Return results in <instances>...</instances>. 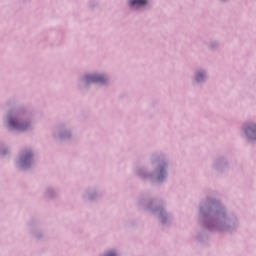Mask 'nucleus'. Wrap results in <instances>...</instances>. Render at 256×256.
I'll use <instances>...</instances> for the list:
<instances>
[{
  "label": "nucleus",
  "instance_id": "39448f33",
  "mask_svg": "<svg viewBox=\"0 0 256 256\" xmlns=\"http://www.w3.org/2000/svg\"><path fill=\"white\" fill-rule=\"evenodd\" d=\"M203 77H205L204 73H198L196 76V81H201L203 79Z\"/></svg>",
  "mask_w": 256,
  "mask_h": 256
},
{
  "label": "nucleus",
  "instance_id": "423d86ee",
  "mask_svg": "<svg viewBox=\"0 0 256 256\" xmlns=\"http://www.w3.org/2000/svg\"><path fill=\"white\" fill-rule=\"evenodd\" d=\"M105 256H117V254H115V252L111 251V252L107 253Z\"/></svg>",
  "mask_w": 256,
  "mask_h": 256
},
{
  "label": "nucleus",
  "instance_id": "f03ea898",
  "mask_svg": "<svg viewBox=\"0 0 256 256\" xmlns=\"http://www.w3.org/2000/svg\"><path fill=\"white\" fill-rule=\"evenodd\" d=\"M10 127H13L14 129H18V131H25L27 129V125L19 124L17 120L15 119H10L9 120Z\"/></svg>",
  "mask_w": 256,
  "mask_h": 256
},
{
  "label": "nucleus",
  "instance_id": "20e7f679",
  "mask_svg": "<svg viewBox=\"0 0 256 256\" xmlns=\"http://www.w3.org/2000/svg\"><path fill=\"white\" fill-rule=\"evenodd\" d=\"M129 4L131 7H143L147 5V0H129Z\"/></svg>",
  "mask_w": 256,
  "mask_h": 256
},
{
  "label": "nucleus",
  "instance_id": "f257e3e1",
  "mask_svg": "<svg viewBox=\"0 0 256 256\" xmlns=\"http://www.w3.org/2000/svg\"><path fill=\"white\" fill-rule=\"evenodd\" d=\"M105 81H106L105 77H103L101 75L86 76L87 83H105Z\"/></svg>",
  "mask_w": 256,
  "mask_h": 256
},
{
  "label": "nucleus",
  "instance_id": "7ed1b4c3",
  "mask_svg": "<svg viewBox=\"0 0 256 256\" xmlns=\"http://www.w3.org/2000/svg\"><path fill=\"white\" fill-rule=\"evenodd\" d=\"M246 135H248L250 139H256V125H251L246 128Z\"/></svg>",
  "mask_w": 256,
  "mask_h": 256
}]
</instances>
